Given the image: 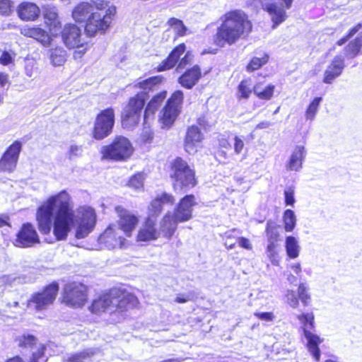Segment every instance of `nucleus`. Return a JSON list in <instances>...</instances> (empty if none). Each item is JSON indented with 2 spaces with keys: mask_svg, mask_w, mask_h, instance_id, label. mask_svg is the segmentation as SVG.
I'll list each match as a JSON object with an SVG mask.
<instances>
[{
  "mask_svg": "<svg viewBox=\"0 0 362 362\" xmlns=\"http://www.w3.org/2000/svg\"><path fill=\"white\" fill-rule=\"evenodd\" d=\"M345 67L344 58L341 55L335 56L324 72L323 82L330 84L338 78Z\"/></svg>",
  "mask_w": 362,
  "mask_h": 362,
  "instance_id": "nucleus-19",
  "label": "nucleus"
},
{
  "mask_svg": "<svg viewBox=\"0 0 362 362\" xmlns=\"http://www.w3.org/2000/svg\"><path fill=\"white\" fill-rule=\"evenodd\" d=\"M95 352L92 349H86L80 352L69 355L65 361L66 362H87L93 356Z\"/></svg>",
  "mask_w": 362,
  "mask_h": 362,
  "instance_id": "nucleus-38",
  "label": "nucleus"
},
{
  "mask_svg": "<svg viewBox=\"0 0 362 362\" xmlns=\"http://www.w3.org/2000/svg\"><path fill=\"white\" fill-rule=\"evenodd\" d=\"M18 13L23 21H34L40 14V8L35 4L23 2L19 5Z\"/></svg>",
  "mask_w": 362,
  "mask_h": 362,
  "instance_id": "nucleus-29",
  "label": "nucleus"
},
{
  "mask_svg": "<svg viewBox=\"0 0 362 362\" xmlns=\"http://www.w3.org/2000/svg\"><path fill=\"white\" fill-rule=\"evenodd\" d=\"M186 51V46L181 43L175 47L170 53L168 57L164 59L157 67L158 71H163L173 68L181 59V56Z\"/></svg>",
  "mask_w": 362,
  "mask_h": 362,
  "instance_id": "nucleus-23",
  "label": "nucleus"
},
{
  "mask_svg": "<svg viewBox=\"0 0 362 362\" xmlns=\"http://www.w3.org/2000/svg\"><path fill=\"white\" fill-rule=\"evenodd\" d=\"M136 303L137 298L134 295L119 288H113L94 298L88 310L93 314L105 312L112 313L122 312L135 306Z\"/></svg>",
  "mask_w": 362,
  "mask_h": 362,
  "instance_id": "nucleus-4",
  "label": "nucleus"
},
{
  "mask_svg": "<svg viewBox=\"0 0 362 362\" xmlns=\"http://www.w3.org/2000/svg\"><path fill=\"white\" fill-rule=\"evenodd\" d=\"M18 340L20 346L32 349L37 341L36 337L30 334H23Z\"/></svg>",
  "mask_w": 362,
  "mask_h": 362,
  "instance_id": "nucleus-47",
  "label": "nucleus"
},
{
  "mask_svg": "<svg viewBox=\"0 0 362 362\" xmlns=\"http://www.w3.org/2000/svg\"><path fill=\"white\" fill-rule=\"evenodd\" d=\"M178 221L170 213L165 214L160 223V236L170 239L177 228Z\"/></svg>",
  "mask_w": 362,
  "mask_h": 362,
  "instance_id": "nucleus-28",
  "label": "nucleus"
},
{
  "mask_svg": "<svg viewBox=\"0 0 362 362\" xmlns=\"http://www.w3.org/2000/svg\"><path fill=\"white\" fill-rule=\"evenodd\" d=\"M66 52L62 47H55L49 50V59L54 66H62L66 61Z\"/></svg>",
  "mask_w": 362,
  "mask_h": 362,
  "instance_id": "nucleus-36",
  "label": "nucleus"
},
{
  "mask_svg": "<svg viewBox=\"0 0 362 362\" xmlns=\"http://www.w3.org/2000/svg\"><path fill=\"white\" fill-rule=\"evenodd\" d=\"M285 248L289 258L296 259L299 256L300 247L295 237L289 235L286 238Z\"/></svg>",
  "mask_w": 362,
  "mask_h": 362,
  "instance_id": "nucleus-34",
  "label": "nucleus"
},
{
  "mask_svg": "<svg viewBox=\"0 0 362 362\" xmlns=\"http://www.w3.org/2000/svg\"><path fill=\"white\" fill-rule=\"evenodd\" d=\"M183 99L182 90H176L168 99L159 117L162 128H169L174 123L181 111Z\"/></svg>",
  "mask_w": 362,
  "mask_h": 362,
  "instance_id": "nucleus-10",
  "label": "nucleus"
},
{
  "mask_svg": "<svg viewBox=\"0 0 362 362\" xmlns=\"http://www.w3.org/2000/svg\"><path fill=\"white\" fill-rule=\"evenodd\" d=\"M59 286L54 282L47 286L42 292L34 294L28 301V306L37 310L46 309L56 298Z\"/></svg>",
  "mask_w": 362,
  "mask_h": 362,
  "instance_id": "nucleus-13",
  "label": "nucleus"
},
{
  "mask_svg": "<svg viewBox=\"0 0 362 362\" xmlns=\"http://www.w3.org/2000/svg\"><path fill=\"white\" fill-rule=\"evenodd\" d=\"M361 28V24H358L355 27H354L349 32V33L344 37L340 39L337 41V45L341 46L344 45L350 37H351L356 33H357L360 28Z\"/></svg>",
  "mask_w": 362,
  "mask_h": 362,
  "instance_id": "nucleus-56",
  "label": "nucleus"
},
{
  "mask_svg": "<svg viewBox=\"0 0 362 362\" xmlns=\"http://www.w3.org/2000/svg\"><path fill=\"white\" fill-rule=\"evenodd\" d=\"M153 138V132L149 128L144 127L141 134V139L145 143H150L152 141Z\"/></svg>",
  "mask_w": 362,
  "mask_h": 362,
  "instance_id": "nucleus-58",
  "label": "nucleus"
},
{
  "mask_svg": "<svg viewBox=\"0 0 362 362\" xmlns=\"http://www.w3.org/2000/svg\"><path fill=\"white\" fill-rule=\"evenodd\" d=\"M174 201V197L167 193L157 196L151 203L148 217L157 216L161 212L163 204H173Z\"/></svg>",
  "mask_w": 362,
  "mask_h": 362,
  "instance_id": "nucleus-25",
  "label": "nucleus"
},
{
  "mask_svg": "<svg viewBox=\"0 0 362 362\" xmlns=\"http://www.w3.org/2000/svg\"><path fill=\"white\" fill-rule=\"evenodd\" d=\"M290 267L297 275L301 273V266L300 263L292 264L290 265Z\"/></svg>",
  "mask_w": 362,
  "mask_h": 362,
  "instance_id": "nucleus-62",
  "label": "nucleus"
},
{
  "mask_svg": "<svg viewBox=\"0 0 362 362\" xmlns=\"http://www.w3.org/2000/svg\"><path fill=\"white\" fill-rule=\"evenodd\" d=\"M160 237V232L156 228V219L148 217L137 234L138 241H150Z\"/></svg>",
  "mask_w": 362,
  "mask_h": 362,
  "instance_id": "nucleus-22",
  "label": "nucleus"
},
{
  "mask_svg": "<svg viewBox=\"0 0 362 362\" xmlns=\"http://www.w3.org/2000/svg\"><path fill=\"white\" fill-rule=\"evenodd\" d=\"M115 13V6H108L103 1L96 2L95 11L88 18L85 25L86 35L93 37L97 33H104L110 28Z\"/></svg>",
  "mask_w": 362,
  "mask_h": 362,
  "instance_id": "nucleus-5",
  "label": "nucleus"
},
{
  "mask_svg": "<svg viewBox=\"0 0 362 362\" xmlns=\"http://www.w3.org/2000/svg\"><path fill=\"white\" fill-rule=\"evenodd\" d=\"M288 305L293 308H297L299 305V300L298 295L293 290H287L285 296Z\"/></svg>",
  "mask_w": 362,
  "mask_h": 362,
  "instance_id": "nucleus-50",
  "label": "nucleus"
},
{
  "mask_svg": "<svg viewBox=\"0 0 362 362\" xmlns=\"http://www.w3.org/2000/svg\"><path fill=\"white\" fill-rule=\"evenodd\" d=\"M22 143L15 141L10 145L0 158V171L12 172L16 167Z\"/></svg>",
  "mask_w": 362,
  "mask_h": 362,
  "instance_id": "nucleus-14",
  "label": "nucleus"
},
{
  "mask_svg": "<svg viewBox=\"0 0 362 362\" xmlns=\"http://www.w3.org/2000/svg\"><path fill=\"white\" fill-rule=\"evenodd\" d=\"M280 228V226L274 221L269 220L267 222L265 232L268 243L277 244L281 240Z\"/></svg>",
  "mask_w": 362,
  "mask_h": 362,
  "instance_id": "nucleus-32",
  "label": "nucleus"
},
{
  "mask_svg": "<svg viewBox=\"0 0 362 362\" xmlns=\"http://www.w3.org/2000/svg\"><path fill=\"white\" fill-rule=\"evenodd\" d=\"M244 147L243 139L238 136L234 138V151L236 154H240Z\"/></svg>",
  "mask_w": 362,
  "mask_h": 362,
  "instance_id": "nucleus-57",
  "label": "nucleus"
},
{
  "mask_svg": "<svg viewBox=\"0 0 362 362\" xmlns=\"http://www.w3.org/2000/svg\"><path fill=\"white\" fill-rule=\"evenodd\" d=\"M88 287L79 282L66 284L62 293V302L74 308H82L88 301Z\"/></svg>",
  "mask_w": 362,
  "mask_h": 362,
  "instance_id": "nucleus-8",
  "label": "nucleus"
},
{
  "mask_svg": "<svg viewBox=\"0 0 362 362\" xmlns=\"http://www.w3.org/2000/svg\"><path fill=\"white\" fill-rule=\"evenodd\" d=\"M115 124V113L112 108L105 109L99 113L95 119L92 132L93 137L101 140L112 132Z\"/></svg>",
  "mask_w": 362,
  "mask_h": 362,
  "instance_id": "nucleus-12",
  "label": "nucleus"
},
{
  "mask_svg": "<svg viewBox=\"0 0 362 362\" xmlns=\"http://www.w3.org/2000/svg\"><path fill=\"white\" fill-rule=\"evenodd\" d=\"M40 243L37 233L30 223L23 224L17 235L15 245L20 247H29Z\"/></svg>",
  "mask_w": 362,
  "mask_h": 362,
  "instance_id": "nucleus-16",
  "label": "nucleus"
},
{
  "mask_svg": "<svg viewBox=\"0 0 362 362\" xmlns=\"http://www.w3.org/2000/svg\"><path fill=\"white\" fill-rule=\"evenodd\" d=\"M13 4L9 0H0V13L8 16L11 13L13 8Z\"/></svg>",
  "mask_w": 362,
  "mask_h": 362,
  "instance_id": "nucleus-53",
  "label": "nucleus"
},
{
  "mask_svg": "<svg viewBox=\"0 0 362 362\" xmlns=\"http://www.w3.org/2000/svg\"><path fill=\"white\" fill-rule=\"evenodd\" d=\"M277 247L278 244L268 243L266 249L267 255L271 263L274 266H277L279 264V256L277 251Z\"/></svg>",
  "mask_w": 362,
  "mask_h": 362,
  "instance_id": "nucleus-43",
  "label": "nucleus"
},
{
  "mask_svg": "<svg viewBox=\"0 0 362 362\" xmlns=\"http://www.w3.org/2000/svg\"><path fill=\"white\" fill-rule=\"evenodd\" d=\"M298 297L304 306H308L310 302V295L308 288L304 283L299 284L298 288Z\"/></svg>",
  "mask_w": 362,
  "mask_h": 362,
  "instance_id": "nucleus-45",
  "label": "nucleus"
},
{
  "mask_svg": "<svg viewBox=\"0 0 362 362\" xmlns=\"http://www.w3.org/2000/svg\"><path fill=\"white\" fill-rule=\"evenodd\" d=\"M193 57L194 56L191 52H187L177 63L176 71L180 72L184 70L187 66L191 65L193 63Z\"/></svg>",
  "mask_w": 362,
  "mask_h": 362,
  "instance_id": "nucleus-46",
  "label": "nucleus"
},
{
  "mask_svg": "<svg viewBox=\"0 0 362 362\" xmlns=\"http://www.w3.org/2000/svg\"><path fill=\"white\" fill-rule=\"evenodd\" d=\"M46 346L43 344H40L35 351H33L32 356L28 362H46L47 356L45 354Z\"/></svg>",
  "mask_w": 362,
  "mask_h": 362,
  "instance_id": "nucleus-41",
  "label": "nucleus"
},
{
  "mask_svg": "<svg viewBox=\"0 0 362 362\" xmlns=\"http://www.w3.org/2000/svg\"><path fill=\"white\" fill-rule=\"evenodd\" d=\"M83 153L82 146L71 144L67 151V156L69 159L81 156Z\"/></svg>",
  "mask_w": 362,
  "mask_h": 362,
  "instance_id": "nucleus-52",
  "label": "nucleus"
},
{
  "mask_svg": "<svg viewBox=\"0 0 362 362\" xmlns=\"http://www.w3.org/2000/svg\"><path fill=\"white\" fill-rule=\"evenodd\" d=\"M95 11V6H93L92 4L87 2H82L74 8L72 16L76 22H86V23L88 18H90Z\"/></svg>",
  "mask_w": 362,
  "mask_h": 362,
  "instance_id": "nucleus-26",
  "label": "nucleus"
},
{
  "mask_svg": "<svg viewBox=\"0 0 362 362\" xmlns=\"http://www.w3.org/2000/svg\"><path fill=\"white\" fill-rule=\"evenodd\" d=\"M196 204L194 195L184 197L175 209L173 217L178 222H185L192 217L193 206Z\"/></svg>",
  "mask_w": 362,
  "mask_h": 362,
  "instance_id": "nucleus-17",
  "label": "nucleus"
},
{
  "mask_svg": "<svg viewBox=\"0 0 362 362\" xmlns=\"http://www.w3.org/2000/svg\"><path fill=\"white\" fill-rule=\"evenodd\" d=\"M21 34L24 36L34 38L44 45H48L50 43L48 33L41 28L26 26L21 29Z\"/></svg>",
  "mask_w": 362,
  "mask_h": 362,
  "instance_id": "nucleus-30",
  "label": "nucleus"
},
{
  "mask_svg": "<svg viewBox=\"0 0 362 362\" xmlns=\"http://www.w3.org/2000/svg\"><path fill=\"white\" fill-rule=\"evenodd\" d=\"M166 91H163L156 95H155L148 103L146 108L144 112V119H147V118L150 116V115H153L155 112L158 110V108L161 105L162 103L166 98Z\"/></svg>",
  "mask_w": 362,
  "mask_h": 362,
  "instance_id": "nucleus-33",
  "label": "nucleus"
},
{
  "mask_svg": "<svg viewBox=\"0 0 362 362\" xmlns=\"http://www.w3.org/2000/svg\"><path fill=\"white\" fill-rule=\"evenodd\" d=\"M12 61V57L8 52H4L0 57V63L4 65H7Z\"/></svg>",
  "mask_w": 362,
  "mask_h": 362,
  "instance_id": "nucleus-61",
  "label": "nucleus"
},
{
  "mask_svg": "<svg viewBox=\"0 0 362 362\" xmlns=\"http://www.w3.org/2000/svg\"><path fill=\"white\" fill-rule=\"evenodd\" d=\"M268 58L269 57L266 54H263L262 57H253L249 64L247 66V70L248 71H253L258 69L268 62Z\"/></svg>",
  "mask_w": 362,
  "mask_h": 362,
  "instance_id": "nucleus-44",
  "label": "nucleus"
},
{
  "mask_svg": "<svg viewBox=\"0 0 362 362\" xmlns=\"http://www.w3.org/2000/svg\"><path fill=\"white\" fill-rule=\"evenodd\" d=\"M57 240H66L71 229H75L77 239L86 238L93 230L96 223L95 210L88 206H81L74 210L70 195L62 191L50 197L37 211L40 231L48 234L52 228Z\"/></svg>",
  "mask_w": 362,
  "mask_h": 362,
  "instance_id": "nucleus-1",
  "label": "nucleus"
},
{
  "mask_svg": "<svg viewBox=\"0 0 362 362\" xmlns=\"http://www.w3.org/2000/svg\"><path fill=\"white\" fill-rule=\"evenodd\" d=\"M170 177L174 180L175 191L187 192L197 185L195 172L181 158H175L171 163Z\"/></svg>",
  "mask_w": 362,
  "mask_h": 362,
  "instance_id": "nucleus-6",
  "label": "nucleus"
},
{
  "mask_svg": "<svg viewBox=\"0 0 362 362\" xmlns=\"http://www.w3.org/2000/svg\"><path fill=\"white\" fill-rule=\"evenodd\" d=\"M202 139L203 135L200 129L196 126H191L187 129L185 139V151L189 154L194 153Z\"/></svg>",
  "mask_w": 362,
  "mask_h": 362,
  "instance_id": "nucleus-21",
  "label": "nucleus"
},
{
  "mask_svg": "<svg viewBox=\"0 0 362 362\" xmlns=\"http://www.w3.org/2000/svg\"><path fill=\"white\" fill-rule=\"evenodd\" d=\"M37 74V66L36 63L33 59H28L25 62V74L29 77L32 78L35 76Z\"/></svg>",
  "mask_w": 362,
  "mask_h": 362,
  "instance_id": "nucleus-51",
  "label": "nucleus"
},
{
  "mask_svg": "<svg viewBox=\"0 0 362 362\" xmlns=\"http://www.w3.org/2000/svg\"><path fill=\"white\" fill-rule=\"evenodd\" d=\"M219 145L222 148H228L230 146V143L226 139H221L219 140Z\"/></svg>",
  "mask_w": 362,
  "mask_h": 362,
  "instance_id": "nucleus-64",
  "label": "nucleus"
},
{
  "mask_svg": "<svg viewBox=\"0 0 362 362\" xmlns=\"http://www.w3.org/2000/svg\"><path fill=\"white\" fill-rule=\"evenodd\" d=\"M297 318L302 325L304 336L308 340V351L314 358L318 361L320 358V351L318 345L322 340L317 335L308 330V329H312L314 327V315L313 313H302L298 315Z\"/></svg>",
  "mask_w": 362,
  "mask_h": 362,
  "instance_id": "nucleus-11",
  "label": "nucleus"
},
{
  "mask_svg": "<svg viewBox=\"0 0 362 362\" xmlns=\"http://www.w3.org/2000/svg\"><path fill=\"white\" fill-rule=\"evenodd\" d=\"M252 92L251 85L248 81H243L238 86V97L240 98H247Z\"/></svg>",
  "mask_w": 362,
  "mask_h": 362,
  "instance_id": "nucleus-49",
  "label": "nucleus"
},
{
  "mask_svg": "<svg viewBox=\"0 0 362 362\" xmlns=\"http://www.w3.org/2000/svg\"><path fill=\"white\" fill-rule=\"evenodd\" d=\"M271 126V123L268 121L262 122L259 123L256 128L257 129H266Z\"/></svg>",
  "mask_w": 362,
  "mask_h": 362,
  "instance_id": "nucleus-63",
  "label": "nucleus"
},
{
  "mask_svg": "<svg viewBox=\"0 0 362 362\" xmlns=\"http://www.w3.org/2000/svg\"><path fill=\"white\" fill-rule=\"evenodd\" d=\"M296 216L291 209H286L283 215L284 227L286 232H292L296 226Z\"/></svg>",
  "mask_w": 362,
  "mask_h": 362,
  "instance_id": "nucleus-39",
  "label": "nucleus"
},
{
  "mask_svg": "<svg viewBox=\"0 0 362 362\" xmlns=\"http://www.w3.org/2000/svg\"><path fill=\"white\" fill-rule=\"evenodd\" d=\"M285 203L286 205L293 206L295 203L294 189L293 187H288L284 190Z\"/></svg>",
  "mask_w": 362,
  "mask_h": 362,
  "instance_id": "nucleus-55",
  "label": "nucleus"
},
{
  "mask_svg": "<svg viewBox=\"0 0 362 362\" xmlns=\"http://www.w3.org/2000/svg\"><path fill=\"white\" fill-rule=\"evenodd\" d=\"M255 315L259 319L264 321H272L274 319V315L272 313H255Z\"/></svg>",
  "mask_w": 362,
  "mask_h": 362,
  "instance_id": "nucleus-60",
  "label": "nucleus"
},
{
  "mask_svg": "<svg viewBox=\"0 0 362 362\" xmlns=\"http://www.w3.org/2000/svg\"><path fill=\"white\" fill-rule=\"evenodd\" d=\"M44 18L45 23L50 27L51 31L52 29L60 28V22L58 20L57 9L54 6H47L45 8Z\"/></svg>",
  "mask_w": 362,
  "mask_h": 362,
  "instance_id": "nucleus-31",
  "label": "nucleus"
},
{
  "mask_svg": "<svg viewBox=\"0 0 362 362\" xmlns=\"http://www.w3.org/2000/svg\"><path fill=\"white\" fill-rule=\"evenodd\" d=\"M274 88V85L259 83L253 87V91L259 99L269 100L273 96Z\"/></svg>",
  "mask_w": 362,
  "mask_h": 362,
  "instance_id": "nucleus-35",
  "label": "nucleus"
},
{
  "mask_svg": "<svg viewBox=\"0 0 362 362\" xmlns=\"http://www.w3.org/2000/svg\"><path fill=\"white\" fill-rule=\"evenodd\" d=\"M221 21L215 39L216 43L221 47L235 44L252 29L251 23L240 10L227 12L221 17Z\"/></svg>",
  "mask_w": 362,
  "mask_h": 362,
  "instance_id": "nucleus-2",
  "label": "nucleus"
},
{
  "mask_svg": "<svg viewBox=\"0 0 362 362\" xmlns=\"http://www.w3.org/2000/svg\"><path fill=\"white\" fill-rule=\"evenodd\" d=\"M101 159L115 162L126 161L134 153L131 141L124 136H116L110 144L102 146Z\"/></svg>",
  "mask_w": 362,
  "mask_h": 362,
  "instance_id": "nucleus-7",
  "label": "nucleus"
},
{
  "mask_svg": "<svg viewBox=\"0 0 362 362\" xmlns=\"http://www.w3.org/2000/svg\"><path fill=\"white\" fill-rule=\"evenodd\" d=\"M168 24L173 31L177 33V35L180 36L185 35L187 28L185 26L182 21L175 18H171L168 20Z\"/></svg>",
  "mask_w": 362,
  "mask_h": 362,
  "instance_id": "nucleus-42",
  "label": "nucleus"
},
{
  "mask_svg": "<svg viewBox=\"0 0 362 362\" xmlns=\"http://www.w3.org/2000/svg\"><path fill=\"white\" fill-rule=\"evenodd\" d=\"M322 100V98L321 97H317L310 103L305 114L307 120L312 121L314 119Z\"/></svg>",
  "mask_w": 362,
  "mask_h": 362,
  "instance_id": "nucleus-40",
  "label": "nucleus"
},
{
  "mask_svg": "<svg viewBox=\"0 0 362 362\" xmlns=\"http://www.w3.org/2000/svg\"><path fill=\"white\" fill-rule=\"evenodd\" d=\"M362 49V33L345 47V54L347 58H354Z\"/></svg>",
  "mask_w": 362,
  "mask_h": 362,
  "instance_id": "nucleus-37",
  "label": "nucleus"
},
{
  "mask_svg": "<svg viewBox=\"0 0 362 362\" xmlns=\"http://www.w3.org/2000/svg\"><path fill=\"white\" fill-rule=\"evenodd\" d=\"M115 210L119 217V230H122L127 237H130L138 223L137 216L122 206H117Z\"/></svg>",
  "mask_w": 362,
  "mask_h": 362,
  "instance_id": "nucleus-15",
  "label": "nucleus"
},
{
  "mask_svg": "<svg viewBox=\"0 0 362 362\" xmlns=\"http://www.w3.org/2000/svg\"><path fill=\"white\" fill-rule=\"evenodd\" d=\"M144 176L141 173L136 174L133 175L129 181V186L135 189H139L144 186Z\"/></svg>",
  "mask_w": 362,
  "mask_h": 362,
  "instance_id": "nucleus-48",
  "label": "nucleus"
},
{
  "mask_svg": "<svg viewBox=\"0 0 362 362\" xmlns=\"http://www.w3.org/2000/svg\"><path fill=\"white\" fill-rule=\"evenodd\" d=\"M262 8L270 15L274 23L273 28H275L286 19L287 16L284 8L276 2L267 1L262 4Z\"/></svg>",
  "mask_w": 362,
  "mask_h": 362,
  "instance_id": "nucleus-20",
  "label": "nucleus"
},
{
  "mask_svg": "<svg viewBox=\"0 0 362 362\" xmlns=\"http://www.w3.org/2000/svg\"><path fill=\"white\" fill-rule=\"evenodd\" d=\"M201 77V69L198 65H194L187 69L177 79V82L183 88L192 89L199 81Z\"/></svg>",
  "mask_w": 362,
  "mask_h": 362,
  "instance_id": "nucleus-24",
  "label": "nucleus"
},
{
  "mask_svg": "<svg viewBox=\"0 0 362 362\" xmlns=\"http://www.w3.org/2000/svg\"><path fill=\"white\" fill-rule=\"evenodd\" d=\"M163 80V77L156 76L134 84L135 88H139L142 91L131 98L124 107L122 114V125L124 128L131 129L139 124L147 98V93L153 90Z\"/></svg>",
  "mask_w": 362,
  "mask_h": 362,
  "instance_id": "nucleus-3",
  "label": "nucleus"
},
{
  "mask_svg": "<svg viewBox=\"0 0 362 362\" xmlns=\"http://www.w3.org/2000/svg\"><path fill=\"white\" fill-rule=\"evenodd\" d=\"M62 37L64 45L69 49H78L74 52V58L80 59L86 52L88 45L82 37L81 29L74 24H68L64 26L62 33Z\"/></svg>",
  "mask_w": 362,
  "mask_h": 362,
  "instance_id": "nucleus-9",
  "label": "nucleus"
},
{
  "mask_svg": "<svg viewBox=\"0 0 362 362\" xmlns=\"http://www.w3.org/2000/svg\"><path fill=\"white\" fill-rule=\"evenodd\" d=\"M237 242L238 243L239 245L243 248L247 250H252V244L250 243V240L246 238H238Z\"/></svg>",
  "mask_w": 362,
  "mask_h": 362,
  "instance_id": "nucleus-59",
  "label": "nucleus"
},
{
  "mask_svg": "<svg viewBox=\"0 0 362 362\" xmlns=\"http://www.w3.org/2000/svg\"><path fill=\"white\" fill-rule=\"evenodd\" d=\"M306 156V151L303 146H296L286 165L288 170L291 171H298L303 165Z\"/></svg>",
  "mask_w": 362,
  "mask_h": 362,
  "instance_id": "nucleus-27",
  "label": "nucleus"
},
{
  "mask_svg": "<svg viewBox=\"0 0 362 362\" xmlns=\"http://www.w3.org/2000/svg\"><path fill=\"white\" fill-rule=\"evenodd\" d=\"M119 233V229L110 226L100 235L98 241L108 249L122 248L124 246L125 239Z\"/></svg>",
  "mask_w": 362,
  "mask_h": 362,
  "instance_id": "nucleus-18",
  "label": "nucleus"
},
{
  "mask_svg": "<svg viewBox=\"0 0 362 362\" xmlns=\"http://www.w3.org/2000/svg\"><path fill=\"white\" fill-rule=\"evenodd\" d=\"M232 231H228L225 233V245L228 249H233L237 243L238 238L235 237Z\"/></svg>",
  "mask_w": 362,
  "mask_h": 362,
  "instance_id": "nucleus-54",
  "label": "nucleus"
}]
</instances>
